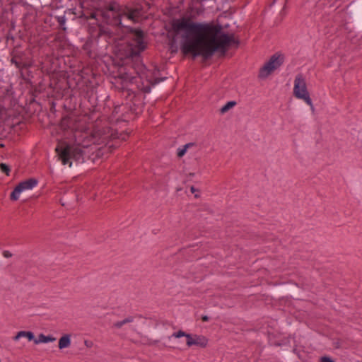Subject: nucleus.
Returning a JSON list of instances; mask_svg holds the SVG:
<instances>
[{"mask_svg": "<svg viewBox=\"0 0 362 362\" xmlns=\"http://www.w3.org/2000/svg\"><path fill=\"white\" fill-rule=\"evenodd\" d=\"M172 30L180 40V49L184 54L197 57L211 56L217 50L236 44L233 35L226 34L220 24L214 22L196 21L191 14L175 18Z\"/></svg>", "mask_w": 362, "mask_h": 362, "instance_id": "1", "label": "nucleus"}, {"mask_svg": "<svg viewBox=\"0 0 362 362\" xmlns=\"http://www.w3.org/2000/svg\"><path fill=\"white\" fill-rule=\"evenodd\" d=\"M89 117L86 115L71 113L62 118L59 130L68 143L56 148L59 158L63 165L71 166L72 160L83 163L86 149L92 144H105L108 136L100 130H90Z\"/></svg>", "mask_w": 362, "mask_h": 362, "instance_id": "2", "label": "nucleus"}, {"mask_svg": "<svg viewBox=\"0 0 362 362\" xmlns=\"http://www.w3.org/2000/svg\"><path fill=\"white\" fill-rule=\"evenodd\" d=\"M284 62V56L280 53H276L259 69V77L261 79L268 78L272 73L279 69Z\"/></svg>", "mask_w": 362, "mask_h": 362, "instance_id": "3", "label": "nucleus"}, {"mask_svg": "<svg viewBox=\"0 0 362 362\" xmlns=\"http://www.w3.org/2000/svg\"><path fill=\"white\" fill-rule=\"evenodd\" d=\"M132 35L134 41L129 45V49L126 52V55L136 54L144 49L143 33L139 30H135Z\"/></svg>", "mask_w": 362, "mask_h": 362, "instance_id": "4", "label": "nucleus"}, {"mask_svg": "<svg viewBox=\"0 0 362 362\" xmlns=\"http://www.w3.org/2000/svg\"><path fill=\"white\" fill-rule=\"evenodd\" d=\"M37 184L35 179H28L18 184L12 192L11 199L12 200H17L20 197V194L25 190H30L34 188Z\"/></svg>", "mask_w": 362, "mask_h": 362, "instance_id": "5", "label": "nucleus"}, {"mask_svg": "<svg viewBox=\"0 0 362 362\" xmlns=\"http://www.w3.org/2000/svg\"><path fill=\"white\" fill-rule=\"evenodd\" d=\"M186 343L190 346L192 345H198L200 346H205L206 345V339L200 336L191 337L190 335H186Z\"/></svg>", "mask_w": 362, "mask_h": 362, "instance_id": "6", "label": "nucleus"}, {"mask_svg": "<svg viewBox=\"0 0 362 362\" xmlns=\"http://www.w3.org/2000/svg\"><path fill=\"white\" fill-rule=\"evenodd\" d=\"M306 78L302 74L296 75L294 80L293 90H306Z\"/></svg>", "mask_w": 362, "mask_h": 362, "instance_id": "7", "label": "nucleus"}, {"mask_svg": "<svg viewBox=\"0 0 362 362\" xmlns=\"http://www.w3.org/2000/svg\"><path fill=\"white\" fill-rule=\"evenodd\" d=\"M148 76L147 77H151L152 76V73L151 72H148L147 73ZM164 78H161V79H155L154 81H153L151 79V78H147L146 79V81H144L143 83H144V88L142 90H145V91H147V90H151V88H154V85L163 81Z\"/></svg>", "mask_w": 362, "mask_h": 362, "instance_id": "8", "label": "nucleus"}, {"mask_svg": "<svg viewBox=\"0 0 362 362\" xmlns=\"http://www.w3.org/2000/svg\"><path fill=\"white\" fill-rule=\"evenodd\" d=\"M296 98L303 100L307 105H310L311 110H313L312 100L310 99L309 92H293Z\"/></svg>", "mask_w": 362, "mask_h": 362, "instance_id": "9", "label": "nucleus"}, {"mask_svg": "<svg viewBox=\"0 0 362 362\" xmlns=\"http://www.w3.org/2000/svg\"><path fill=\"white\" fill-rule=\"evenodd\" d=\"M25 337L28 339L29 341L35 340V337L33 332H26V331H20L17 333V334L13 337V340L18 341L19 339Z\"/></svg>", "mask_w": 362, "mask_h": 362, "instance_id": "10", "label": "nucleus"}, {"mask_svg": "<svg viewBox=\"0 0 362 362\" xmlns=\"http://www.w3.org/2000/svg\"><path fill=\"white\" fill-rule=\"evenodd\" d=\"M71 345V339L69 334L62 336L59 340V348L63 349Z\"/></svg>", "mask_w": 362, "mask_h": 362, "instance_id": "11", "label": "nucleus"}, {"mask_svg": "<svg viewBox=\"0 0 362 362\" xmlns=\"http://www.w3.org/2000/svg\"><path fill=\"white\" fill-rule=\"evenodd\" d=\"M56 339L51 336H45L43 334H40L38 337V339L34 340V343L35 344H38L40 343H49L55 341Z\"/></svg>", "mask_w": 362, "mask_h": 362, "instance_id": "12", "label": "nucleus"}, {"mask_svg": "<svg viewBox=\"0 0 362 362\" xmlns=\"http://www.w3.org/2000/svg\"><path fill=\"white\" fill-rule=\"evenodd\" d=\"M236 105L235 101H229L220 109V113L224 115Z\"/></svg>", "mask_w": 362, "mask_h": 362, "instance_id": "13", "label": "nucleus"}, {"mask_svg": "<svg viewBox=\"0 0 362 362\" xmlns=\"http://www.w3.org/2000/svg\"><path fill=\"white\" fill-rule=\"evenodd\" d=\"M194 145V143H188L187 144H185V146H183L182 148H179L177 149V156L179 158H181L187 152V151L192 146H193Z\"/></svg>", "mask_w": 362, "mask_h": 362, "instance_id": "14", "label": "nucleus"}, {"mask_svg": "<svg viewBox=\"0 0 362 362\" xmlns=\"http://www.w3.org/2000/svg\"><path fill=\"white\" fill-rule=\"evenodd\" d=\"M131 322H132V317H127V318L124 319V320L118 321V322H115L114 324V327H115L116 328H120L124 325Z\"/></svg>", "mask_w": 362, "mask_h": 362, "instance_id": "15", "label": "nucleus"}, {"mask_svg": "<svg viewBox=\"0 0 362 362\" xmlns=\"http://www.w3.org/2000/svg\"><path fill=\"white\" fill-rule=\"evenodd\" d=\"M0 170L6 175H8V172L10 170L8 166L4 163L0 164Z\"/></svg>", "mask_w": 362, "mask_h": 362, "instance_id": "16", "label": "nucleus"}, {"mask_svg": "<svg viewBox=\"0 0 362 362\" xmlns=\"http://www.w3.org/2000/svg\"><path fill=\"white\" fill-rule=\"evenodd\" d=\"M186 335H187V334H185L184 332L179 331L178 332L174 333L173 334V337H175V338H180V337H186Z\"/></svg>", "mask_w": 362, "mask_h": 362, "instance_id": "17", "label": "nucleus"}, {"mask_svg": "<svg viewBox=\"0 0 362 362\" xmlns=\"http://www.w3.org/2000/svg\"><path fill=\"white\" fill-rule=\"evenodd\" d=\"M321 362H334L332 360H331L328 357H322L321 358Z\"/></svg>", "mask_w": 362, "mask_h": 362, "instance_id": "18", "label": "nucleus"}, {"mask_svg": "<svg viewBox=\"0 0 362 362\" xmlns=\"http://www.w3.org/2000/svg\"><path fill=\"white\" fill-rule=\"evenodd\" d=\"M4 255L6 257H9L11 256V254L8 251H4Z\"/></svg>", "mask_w": 362, "mask_h": 362, "instance_id": "19", "label": "nucleus"}, {"mask_svg": "<svg viewBox=\"0 0 362 362\" xmlns=\"http://www.w3.org/2000/svg\"><path fill=\"white\" fill-rule=\"evenodd\" d=\"M99 12H100V11H98V12H96V13H93V14L91 15L92 18H97V16L99 15Z\"/></svg>", "mask_w": 362, "mask_h": 362, "instance_id": "20", "label": "nucleus"}, {"mask_svg": "<svg viewBox=\"0 0 362 362\" xmlns=\"http://www.w3.org/2000/svg\"><path fill=\"white\" fill-rule=\"evenodd\" d=\"M190 190H191V192L193 194H194L197 191V189L194 187H191Z\"/></svg>", "mask_w": 362, "mask_h": 362, "instance_id": "21", "label": "nucleus"}, {"mask_svg": "<svg viewBox=\"0 0 362 362\" xmlns=\"http://www.w3.org/2000/svg\"><path fill=\"white\" fill-rule=\"evenodd\" d=\"M101 14L106 18H110V15L109 14H106V13H101Z\"/></svg>", "mask_w": 362, "mask_h": 362, "instance_id": "22", "label": "nucleus"}, {"mask_svg": "<svg viewBox=\"0 0 362 362\" xmlns=\"http://www.w3.org/2000/svg\"><path fill=\"white\" fill-rule=\"evenodd\" d=\"M122 78H123L125 81L130 79V78H129L127 75V76H122Z\"/></svg>", "mask_w": 362, "mask_h": 362, "instance_id": "23", "label": "nucleus"}, {"mask_svg": "<svg viewBox=\"0 0 362 362\" xmlns=\"http://www.w3.org/2000/svg\"><path fill=\"white\" fill-rule=\"evenodd\" d=\"M202 320L204 321H206L208 320V317L206 316H204V317H202Z\"/></svg>", "mask_w": 362, "mask_h": 362, "instance_id": "24", "label": "nucleus"}, {"mask_svg": "<svg viewBox=\"0 0 362 362\" xmlns=\"http://www.w3.org/2000/svg\"><path fill=\"white\" fill-rule=\"evenodd\" d=\"M126 136H127V135H124V136H122V138H121V139H123V140H124V139H125Z\"/></svg>", "mask_w": 362, "mask_h": 362, "instance_id": "25", "label": "nucleus"}]
</instances>
